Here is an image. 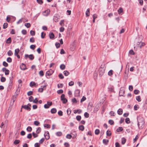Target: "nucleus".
I'll return each mask as SVG.
<instances>
[{"instance_id": "9b49d317", "label": "nucleus", "mask_w": 147, "mask_h": 147, "mask_svg": "<svg viewBox=\"0 0 147 147\" xmlns=\"http://www.w3.org/2000/svg\"><path fill=\"white\" fill-rule=\"evenodd\" d=\"M22 108H23L26 110H28L29 111H30L31 110L30 108L28 107V106L27 105L22 106Z\"/></svg>"}, {"instance_id": "ddd939ff", "label": "nucleus", "mask_w": 147, "mask_h": 147, "mask_svg": "<svg viewBox=\"0 0 147 147\" xmlns=\"http://www.w3.org/2000/svg\"><path fill=\"white\" fill-rule=\"evenodd\" d=\"M53 73V71L52 69H50L46 72V74L48 76L51 75Z\"/></svg>"}, {"instance_id": "6e6d98bb", "label": "nucleus", "mask_w": 147, "mask_h": 147, "mask_svg": "<svg viewBox=\"0 0 147 147\" xmlns=\"http://www.w3.org/2000/svg\"><path fill=\"white\" fill-rule=\"evenodd\" d=\"M3 65L5 67H7L8 66V64L5 61H3Z\"/></svg>"}, {"instance_id": "a18cd8bd", "label": "nucleus", "mask_w": 147, "mask_h": 147, "mask_svg": "<svg viewBox=\"0 0 147 147\" xmlns=\"http://www.w3.org/2000/svg\"><path fill=\"white\" fill-rule=\"evenodd\" d=\"M39 75L40 76H43L44 75V73H43V71H42V70L40 71H39Z\"/></svg>"}, {"instance_id": "423d86ee", "label": "nucleus", "mask_w": 147, "mask_h": 147, "mask_svg": "<svg viewBox=\"0 0 147 147\" xmlns=\"http://www.w3.org/2000/svg\"><path fill=\"white\" fill-rule=\"evenodd\" d=\"M49 102L48 101L47 102V104H45L44 105V107L45 109H48L49 108V107L51 106L52 105V102H50L49 104Z\"/></svg>"}, {"instance_id": "a211bd4d", "label": "nucleus", "mask_w": 147, "mask_h": 147, "mask_svg": "<svg viewBox=\"0 0 147 147\" xmlns=\"http://www.w3.org/2000/svg\"><path fill=\"white\" fill-rule=\"evenodd\" d=\"M51 112L52 113L54 114L57 112V110L55 108H53L51 109Z\"/></svg>"}, {"instance_id": "ea45409f", "label": "nucleus", "mask_w": 147, "mask_h": 147, "mask_svg": "<svg viewBox=\"0 0 147 147\" xmlns=\"http://www.w3.org/2000/svg\"><path fill=\"white\" fill-rule=\"evenodd\" d=\"M8 24L7 23H4L3 25V28L5 29L7 27Z\"/></svg>"}, {"instance_id": "6ab92c4d", "label": "nucleus", "mask_w": 147, "mask_h": 147, "mask_svg": "<svg viewBox=\"0 0 147 147\" xmlns=\"http://www.w3.org/2000/svg\"><path fill=\"white\" fill-rule=\"evenodd\" d=\"M86 16L87 17H88L90 15V9H88L86 12Z\"/></svg>"}, {"instance_id": "f704fd0d", "label": "nucleus", "mask_w": 147, "mask_h": 147, "mask_svg": "<svg viewBox=\"0 0 147 147\" xmlns=\"http://www.w3.org/2000/svg\"><path fill=\"white\" fill-rule=\"evenodd\" d=\"M26 130L30 132L32 130V128L31 127L28 126L26 129Z\"/></svg>"}, {"instance_id": "f03ea898", "label": "nucleus", "mask_w": 147, "mask_h": 147, "mask_svg": "<svg viewBox=\"0 0 147 147\" xmlns=\"http://www.w3.org/2000/svg\"><path fill=\"white\" fill-rule=\"evenodd\" d=\"M106 67L105 64H102L98 69V73L100 76H102L105 73Z\"/></svg>"}, {"instance_id": "f8f14e48", "label": "nucleus", "mask_w": 147, "mask_h": 147, "mask_svg": "<svg viewBox=\"0 0 147 147\" xmlns=\"http://www.w3.org/2000/svg\"><path fill=\"white\" fill-rule=\"evenodd\" d=\"M26 65L22 63L20 66V68L22 70H25L26 69Z\"/></svg>"}, {"instance_id": "13d9d810", "label": "nucleus", "mask_w": 147, "mask_h": 147, "mask_svg": "<svg viewBox=\"0 0 147 147\" xmlns=\"http://www.w3.org/2000/svg\"><path fill=\"white\" fill-rule=\"evenodd\" d=\"M84 116L86 118H88L89 117V114L87 112H85L84 114Z\"/></svg>"}, {"instance_id": "393cba45", "label": "nucleus", "mask_w": 147, "mask_h": 147, "mask_svg": "<svg viewBox=\"0 0 147 147\" xmlns=\"http://www.w3.org/2000/svg\"><path fill=\"white\" fill-rule=\"evenodd\" d=\"M109 142V140L106 139H103V142L105 145H107L108 142Z\"/></svg>"}, {"instance_id": "6e6552de", "label": "nucleus", "mask_w": 147, "mask_h": 147, "mask_svg": "<svg viewBox=\"0 0 147 147\" xmlns=\"http://www.w3.org/2000/svg\"><path fill=\"white\" fill-rule=\"evenodd\" d=\"M125 94V91L123 88H121L119 91V95L120 96H123Z\"/></svg>"}, {"instance_id": "0eeeda50", "label": "nucleus", "mask_w": 147, "mask_h": 147, "mask_svg": "<svg viewBox=\"0 0 147 147\" xmlns=\"http://www.w3.org/2000/svg\"><path fill=\"white\" fill-rule=\"evenodd\" d=\"M16 98V96H13L12 98L10 104L11 105H13L14 102Z\"/></svg>"}, {"instance_id": "774afa93", "label": "nucleus", "mask_w": 147, "mask_h": 147, "mask_svg": "<svg viewBox=\"0 0 147 147\" xmlns=\"http://www.w3.org/2000/svg\"><path fill=\"white\" fill-rule=\"evenodd\" d=\"M58 114L60 116H62L63 115V112L61 111H59L58 113Z\"/></svg>"}, {"instance_id": "e2e57ef3", "label": "nucleus", "mask_w": 147, "mask_h": 147, "mask_svg": "<svg viewBox=\"0 0 147 147\" xmlns=\"http://www.w3.org/2000/svg\"><path fill=\"white\" fill-rule=\"evenodd\" d=\"M139 92L140 91L137 90H135L134 91V93L136 94H138Z\"/></svg>"}, {"instance_id": "3c124183", "label": "nucleus", "mask_w": 147, "mask_h": 147, "mask_svg": "<svg viewBox=\"0 0 147 147\" xmlns=\"http://www.w3.org/2000/svg\"><path fill=\"white\" fill-rule=\"evenodd\" d=\"M59 77L61 79H63L64 78V76L62 74H60L59 75Z\"/></svg>"}, {"instance_id": "c9c22d12", "label": "nucleus", "mask_w": 147, "mask_h": 147, "mask_svg": "<svg viewBox=\"0 0 147 147\" xmlns=\"http://www.w3.org/2000/svg\"><path fill=\"white\" fill-rule=\"evenodd\" d=\"M123 128L122 127H119L117 129V131L118 132L122 131L123 130Z\"/></svg>"}, {"instance_id": "7ed1b4c3", "label": "nucleus", "mask_w": 147, "mask_h": 147, "mask_svg": "<svg viewBox=\"0 0 147 147\" xmlns=\"http://www.w3.org/2000/svg\"><path fill=\"white\" fill-rule=\"evenodd\" d=\"M28 57L30 60H32L34 59V57L32 54H31L30 55H25L24 58L25 59H27Z\"/></svg>"}, {"instance_id": "49530a36", "label": "nucleus", "mask_w": 147, "mask_h": 147, "mask_svg": "<svg viewBox=\"0 0 147 147\" xmlns=\"http://www.w3.org/2000/svg\"><path fill=\"white\" fill-rule=\"evenodd\" d=\"M62 101L63 103V104H65L67 102V100L66 98H64L63 100H61Z\"/></svg>"}, {"instance_id": "412c9836", "label": "nucleus", "mask_w": 147, "mask_h": 147, "mask_svg": "<svg viewBox=\"0 0 147 147\" xmlns=\"http://www.w3.org/2000/svg\"><path fill=\"white\" fill-rule=\"evenodd\" d=\"M19 51L20 50L18 49H16L15 51V55L18 54Z\"/></svg>"}, {"instance_id": "dca6fc26", "label": "nucleus", "mask_w": 147, "mask_h": 147, "mask_svg": "<svg viewBox=\"0 0 147 147\" xmlns=\"http://www.w3.org/2000/svg\"><path fill=\"white\" fill-rule=\"evenodd\" d=\"M117 113L119 115H121L123 113V110L121 109H119L117 111Z\"/></svg>"}, {"instance_id": "39448f33", "label": "nucleus", "mask_w": 147, "mask_h": 147, "mask_svg": "<svg viewBox=\"0 0 147 147\" xmlns=\"http://www.w3.org/2000/svg\"><path fill=\"white\" fill-rule=\"evenodd\" d=\"M50 11L49 9H48L42 12L43 15L45 16H47L49 14Z\"/></svg>"}, {"instance_id": "bf43d9fd", "label": "nucleus", "mask_w": 147, "mask_h": 147, "mask_svg": "<svg viewBox=\"0 0 147 147\" xmlns=\"http://www.w3.org/2000/svg\"><path fill=\"white\" fill-rule=\"evenodd\" d=\"M64 28L63 27H61L59 29L60 31L61 32H62L64 31Z\"/></svg>"}, {"instance_id": "a878e982", "label": "nucleus", "mask_w": 147, "mask_h": 147, "mask_svg": "<svg viewBox=\"0 0 147 147\" xmlns=\"http://www.w3.org/2000/svg\"><path fill=\"white\" fill-rule=\"evenodd\" d=\"M113 71L112 70H111L108 72V75L109 76H111L113 74Z\"/></svg>"}, {"instance_id": "2eb2a0df", "label": "nucleus", "mask_w": 147, "mask_h": 147, "mask_svg": "<svg viewBox=\"0 0 147 147\" xmlns=\"http://www.w3.org/2000/svg\"><path fill=\"white\" fill-rule=\"evenodd\" d=\"M82 112V110L80 109L76 110L74 111V113H78V114H80Z\"/></svg>"}, {"instance_id": "4be33fe9", "label": "nucleus", "mask_w": 147, "mask_h": 147, "mask_svg": "<svg viewBox=\"0 0 147 147\" xmlns=\"http://www.w3.org/2000/svg\"><path fill=\"white\" fill-rule=\"evenodd\" d=\"M84 126L83 125H80L79 127V129L82 131H83L84 130Z\"/></svg>"}, {"instance_id": "f3484780", "label": "nucleus", "mask_w": 147, "mask_h": 147, "mask_svg": "<svg viewBox=\"0 0 147 147\" xmlns=\"http://www.w3.org/2000/svg\"><path fill=\"white\" fill-rule=\"evenodd\" d=\"M49 36L50 37V38L51 39H53L55 37L54 34L52 32H51L49 34Z\"/></svg>"}, {"instance_id": "20e7f679", "label": "nucleus", "mask_w": 147, "mask_h": 147, "mask_svg": "<svg viewBox=\"0 0 147 147\" xmlns=\"http://www.w3.org/2000/svg\"><path fill=\"white\" fill-rule=\"evenodd\" d=\"M137 45H138V47L141 49L142 47L144 46L145 45V43L143 42H138L137 43Z\"/></svg>"}, {"instance_id": "680f3d73", "label": "nucleus", "mask_w": 147, "mask_h": 147, "mask_svg": "<svg viewBox=\"0 0 147 147\" xmlns=\"http://www.w3.org/2000/svg\"><path fill=\"white\" fill-rule=\"evenodd\" d=\"M109 123L110 125H112L114 123V121L112 120H110L109 121Z\"/></svg>"}, {"instance_id": "5fc2aeb1", "label": "nucleus", "mask_w": 147, "mask_h": 147, "mask_svg": "<svg viewBox=\"0 0 147 147\" xmlns=\"http://www.w3.org/2000/svg\"><path fill=\"white\" fill-rule=\"evenodd\" d=\"M30 41L32 42H34L35 41L33 37H31L30 39Z\"/></svg>"}, {"instance_id": "72a5a7b5", "label": "nucleus", "mask_w": 147, "mask_h": 147, "mask_svg": "<svg viewBox=\"0 0 147 147\" xmlns=\"http://www.w3.org/2000/svg\"><path fill=\"white\" fill-rule=\"evenodd\" d=\"M65 66L64 64H61L60 66V68L62 70L64 69L65 68Z\"/></svg>"}, {"instance_id": "cd10ccee", "label": "nucleus", "mask_w": 147, "mask_h": 147, "mask_svg": "<svg viewBox=\"0 0 147 147\" xmlns=\"http://www.w3.org/2000/svg\"><path fill=\"white\" fill-rule=\"evenodd\" d=\"M56 135L57 136H60L62 135V133L60 131L57 132L56 133Z\"/></svg>"}, {"instance_id": "58836bf2", "label": "nucleus", "mask_w": 147, "mask_h": 147, "mask_svg": "<svg viewBox=\"0 0 147 147\" xmlns=\"http://www.w3.org/2000/svg\"><path fill=\"white\" fill-rule=\"evenodd\" d=\"M7 54L9 56H11L13 55V53L11 50H9L7 52Z\"/></svg>"}, {"instance_id": "603ef678", "label": "nucleus", "mask_w": 147, "mask_h": 147, "mask_svg": "<svg viewBox=\"0 0 147 147\" xmlns=\"http://www.w3.org/2000/svg\"><path fill=\"white\" fill-rule=\"evenodd\" d=\"M100 132V131L98 129H96L95 131V134L96 135H98L99 134Z\"/></svg>"}, {"instance_id": "052dcab7", "label": "nucleus", "mask_w": 147, "mask_h": 147, "mask_svg": "<svg viewBox=\"0 0 147 147\" xmlns=\"http://www.w3.org/2000/svg\"><path fill=\"white\" fill-rule=\"evenodd\" d=\"M74 84V82L72 81H71L69 83V86H72Z\"/></svg>"}, {"instance_id": "9d476101", "label": "nucleus", "mask_w": 147, "mask_h": 147, "mask_svg": "<svg viewBox=\"0 0 147 147\" xmlns=\"http://www.w3.org/2000/svg\"><path fill=\"white\" fill-rule=\"evenodd\" d=\"M30 86L32 87L34 86L35 87H37L38 86V85H36V84L34 82H31L30 83Z\"/></svg>"}, {"instance_id": "c85d7f7f", "label": "nucleus", "mask_w": 147, "mask_h": 147, "mask_svg": "<svg viewBox=\"0 0 147 147\" xmlns=\"http://www.w3.org/2000/svg\"><path fill=\"white\" fill-rule=\"evenodd\" d=\"M6 81V78L5 77H2L1 78V82H4Z\"/></svg>"}, {"instance_id": "2f4dec72", "label": "nucleus", "mask_w": 147, "mask_h": 147, "mask_svg": "<svg viewBox=\"0 0 147 147\" xmlns=\"http://www.w3.org/2000/svg\"><path fill=\"white\" fill-rule=\"evenodd\" d=\"M136 100L138 102H140L141 101V98L140 96H137L136 98Z\"/></svg>"}, {"instance_id": "bb28decb", "label": "nucleus", "mask_w": 147, "mask_h": 147, "mask_svg": "<svg viewBox=\"0 0 147 147\" xmlns=\"http://www.w3.org/2000/svg\"><path fill=\"white\" fill-rule=\"evenodd\" d=\"M24 25L27 28H30L31 26V25L30 23H26L24 24Z\"/></svg>"}, {"instance_id": "b1692460", "label": "nucleus", "mask_w": 147, "mask_h": 147, "mask_svg": "<svg viewBox=\"0 0 147 147\" xmlns=\"http://www.w3.org/2000/svg\"><path fill=\"white\" fill-rule=\"evenodd\" d=\"M126 142V139L124 138H122L121 140V143L123 144H124Z\"/></svg>"}, {"instance_id": "37998d69", "label": "nucleus", "mask_w": 147, "mask_h": 147, "mask_svg": "<svg viewBox=\"0 0 147 147\" xmlns=\"http://www.w3.org/2000/svg\"><path fill=\"white\" fill-rule=\"evenodd\" d=\"M7 61L8 62L10 63L12 61V59L11 58L9 57L7 58Z\"/></svg>"}, {"instance_id": "5701e85b", "label": "nucleus", "mask_w": 147, "mask_h": 147, "mask_svg": "<svg viewBox=\"0 0 147 147\" xmlns=\"http://www.w3.org/2000/svg\"><path fill=\"white\" fill-rule=\"evenodd\" d=\"M139 137V134H137L135 138L134 139V142H136L138 139Z\"/></svg>"}, {"instance_id": "f257e3e1", "label": "nucleus", "mask_w": 147, "mask_h": 147, "mask_svg": "<svg viewBox=\"0 0 147 147\" xmlns=\"http://www.w3.org/2000/svg\"><path fill=\"white\" fill-rule=\"evenodd\" d=\"M138 122V125L139 129H142L144 127L145 121L144 119L141 116H139L137 118Z\"/></svg>"}, {"instance_id": "7c9ffc66", "label": "nucleus", "mask_w": 147, "mask_h": 147, "mask_svg": "<svg viewBox=\"0 0 147 147\" xmlns=\"http://www.w3.org/2000/svg\"><path fill=\"white\" fill-rule=\"evenodd\" d=\"M63 73L65 76H67L69 74V72L66 70L64 71L63 72Z\"/></svg>"}, {"instance_id": "79ce46f5", "label": "nucleus", "mask_w": 147, "mask_h": 147, "mask_svg": "<svg viewBox=\"0 0 147 147\" xmlns=\"http://www.w3.org/2000/svg\"><path fill=\"white\" fill-rule=\"evenodd\" d=\"M20 140H16L13 143L15 144H17L19 143Z\"/></svg>"}, {"instance_id": "e433bc0d", "label": "nucleus", "mask_w": 147, "mask_h": 147, "mask_svg": "<svg viewBox=\"0 0 147 147\" xmlns=\"http://www.w3.org/2000/svg\"><path fill=\"white\" fill-rule=\"evenodd\" d=\"M125 121L127 123H129L130 122L129 119V118H127L125 119Z\"/></svg>"}, {"instance_id": "aec40b11", "label": "nucleus", "mask_w": 147, "mask_h": 147, "mask_svg": "<svg viewBox=\"0 0 147 147\" xmlns=\"http://www.w3.org/2000/svg\"><path fill=\"white\" fill-rule=\"evenodd\" d=\"M11 42V37L9 38L6 41L7 43H10Z\"/></svg>"}, {"instance_id": "864d4df0", "label": "nucleus", "mask_w": 147, "mask_h": 147, "mask_svg": "<svg viewBox=\"0 0 147 147\" xmlns=\"http://www.w3.org/2000/svg\"><path fill=\"white\" fill-rule=\"evenodd\" d=\"M107 135L108 136H110L111 135V133L110 131H107Z\"/></svg>"}, {"instance_id": "69168bd1", "label": "nucleus", "mask_w": 147, "mask_h": 147, "mask_svg": "<svg viewBox=\"0 0 147 147\" xmlns=\"http://www.w3.org/2000/svg\"><path fill=\"white\" fill-rule=\"evenodd\" d=\"M86 99V98L84 97V96H83L82 98L81 99V102H82L84 101Z\"/></svg>"}, {"instance_id": "4d7b16f0", "label": "nucleus", "mask_w": 147, "mask_h": 147, "mask_svg": "<svg viewBox=\"0 0 147 147\" xmlns=\"http://www.w3.org/2000/svg\"><path fill=\"white\" fill-rule=\"evenodd\" d=\"M9 71L8 69H7L5 71V74L6 75H7L9 74Z\"/></svg>"}, {"instance_id": "c03bdc74", "label": "nucleus", "mask_w": 147, "mask_h": 147, "mask_svg": "<svg viewBox=\"0 0 147 147\" xmlns=\"http://www.w3.org/2000/svg\"><path fill=\"white\" fill-rule=\"evenodd\" d=\"M35 47L36 46L34 45H31L30 46V48L32 50H34Z\"/></svg>"}, {"instance_id": "c756f323", "label": "nucleus", "mask_w": 147, "mask_h": 147, "mask_svg": "<svg viewBox=\"0 0 147 147\" xmlns=\"http://www.w3.org/2000/svg\"><path fill=\"white\" fill-rule=\"evenodd\" d=\"M64 20H61L59 24L62 26H64Z\"/></svg>"}, {"instance_id": "473e14b6", "label": "nucleus", "mask_w": 147, "mask_h": 147, "mask_svg": "<svg viewBox=\"0 0 147 147\" xmlns=\"http://www.w3.org/2000/svg\"><path fill=\"white\" fill-rule=\"evenodd\" d=\"M123 11V9L121 8L120 7L119 9L118 10V13L120 14Z\"/></svg>"}, {"instance_id": "4c0bfd02", "label": "nucleus", "mask_w": 147, "mask_h": 147, "mask_svg": "<svg viewBox=\"0 0 147 147\" xmlns=\"http://www.w3.org/2000/svg\"><path fill=\"white\" fill-rule=\"evenodd\" d=\"M72 102L73 103H77L78 101L76 100V98H74L71 99Z\"/></svg>"}, {"instance_id": "0e129e2a", "label": "nucleus", "mask_w": 147, "mask_h": 147, "mask_svg": "<svg viewBox=\"0 0 147 147\" xmlns=\"http://www.w3.org/2000/svg\"><path fill=\"white\" fill-rule=\"evenodd\" d=\"M36 1L38 3L40 4H42L43 3L42 0H37Z\"/></svg>"}, {"instance_id": "09e8293b", "label": "nucleus", "mask_w": 147, "mask_h": 147, "mask_svg": "<svg viewBox=\"0 0 147 147\" xmlns=\"http://www.w3.org/2000/svg\"><path fill=\"white\" fill-rule=\"evenodd\" d=\"M34 124L36 126H38L40 124L39 122L37 121H35L34 122Z\"/></svg>"}, {"instance_id": "8fccbe9b", "label": "nucleus", "mask_w": 147, "mask_h": 147, "mask_svg": "<svg viewBox=\"0 0 147 147\" xmlns=\"http://www.w3.org/2000/svg\"><path fill=\"white\" fill-rule=\"evenodd\" d=\"M30 34L32 36H34L35 34V32L33 30H31L30 31Z\"/></svg>"}, {"instance_id": "1a4fd4ad", "label": "nucleus", "mask_w": 147, "mask_h": 147, "mask_svg": "<svg viewBox=\"0 0 147 147\" xmlns=\"http://www.w3.org/2000/svg\"><path fill=\"white\" fill-rule=\"evenodd\" d=\"M80 91L79 90L77 89L75 92V96H79Z\"/></svg>"}, {"instance_id": "de8ad7c7", "label": "nucleus", "mask_w": 147, "mask_h": 147, "mask_svg": "<svg viewBox=\"0 0 147 147\" xmlns=\"http://www.w3.org/2000/svg\"><path fill=\"white\" fill-rule=\"evenodd\" d=\"M41 131V129L40 127H39L38 128L36 131V132L37 134H39Z\"/></svg>"}, {"instance_id": "a19ab883", "label": "nucleus", "mask_w": 147, "mask_h": 147, "mask_svg": "<svg viewBox=\"0 0 147 147\" xmlns=\"http://www.w3.org/2000/svg\"><path fill=\"white\" fill-rule=\"evenodd\" d=\"M81 119V116L80 115H78L76 117V119L78 121H80Z\"/></svg>"}, {"instance_id": "4468645a", "label": "nucleus", "mask_w": 147, "mask_h": 147, "mask_svg": "<svg viewBox=\"0 0 147 147\" xmlns=\"http://www.w3.org/2000/svg\"><path fill=\"white\" fill-rule=\"evenodd\" d=\"M44 136L46 139H49V136L48 132L47 133H45L44 134Z\"/></svg>"}, {"instance_id": "338daca9", "label": "nucleus", "mask_w": 147, "mask_h": 147, "mask_svg": "<svg viewBox=\"0 0 147 147\" xmlns=\"http://www.w3.org/2000/svg\"><path fill=\"white\" fill-rule=\"evenodd\" d=\"M33 102L34 103H37L38 102V100L37 98H35L34 100H33Z\"/></svg>"}]
</instances>
